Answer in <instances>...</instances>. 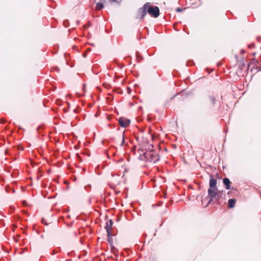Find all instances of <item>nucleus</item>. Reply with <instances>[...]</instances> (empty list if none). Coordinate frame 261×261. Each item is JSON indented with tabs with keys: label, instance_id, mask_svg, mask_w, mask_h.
Here are the masks:
<instances>
[{
	"label": "nucleus",
	"instance_id": "obj_5",
	"mask_svg": "<svg viewBox=\"0 0 261 261\" xmlns=\"http://www.w3.org/2000/svg\"><path fill=\"white\" fill-rule=\"evenodd\" d=\"M130 120L124 117H120L118 119L119 124L122 127H126L130 124Z\"/></svg>",
	"mask_w": 261,
	"mask_h": 261
},
{
	"label": "nucleus",
	"instance_id": "obj_1",
	"mask_svg": "<svg viewBox=\"0 0 261 261\" xmlns=\"http://www.w3.org/2000/svg\"><path fill=\"white\" fill-rule=\"evenodd\" d=\"M143 157L145 159L146 162L155 163L160 160V156L158 151L154 149H150L146 151L144 153Z\"/></svg>",
	"mask_w": 261,
	"mask_h": 261
},
{
	"label": "nucleus",
	"instance_id": "obj_13",
	"mask_svg": "<svg viewBox=\"0 0 261 261\" xmlns=\"http://www.w3.org/2000/svg\"><path fill=\"white\" fill-rule=\"evenodd\" d=\"M124 143H125V139H124V135H122V141H121V146H123Z\"/></svg>",
	"mask_w": 261,
	"mask_h": 261
},
{
	"label": "nucleus",
	"instance_id": "obj_2",
	"mask_svg": "<svg viewBox=\"0 0 261 261\" xmlns=\"http://www.w3.org/2000/svg\"><path fill=\"white\" fill-rule=\"evenodd\" d=\"M216 190H214V189L209 188L208 189V195L204 200H202V201H208V203H211L214 198L218 200L219 199V196L216 191Z\"/></svg>",
	"mask_w": 261,
	"mask_h": 261
},
{
	"label": "nucleus",
	"instance_id": "obj_16",
	"mask_svg": "<svg viewBox=\"0 0 261 261\" xmlns=\"http://www.w3.org/2000/svg\"><path fill=\"white\" fill-rule=\"evenodd\" d=\"M253 46H254V44H253V43L251 44H250V45H248V47H249V48H252V47H253Z\"/></svg>",
	"mask_w": 261,
	"mask_h": 261
},
{
	"label": "nucleus",
	"instance_id": "obj_6",
	"mask_svg": "<svg viewBox=\"0 0 261 261\" xmlns=\"http://www.w3.org/2000/svg\"><path fill=\"white\" fill-rule=\"evenodd\" d=\"M113 224V222L112 220L109 219V220L107 221L106 226L105 227V228L107 231V234H108V236L109 238H110V236L112 235V234L111 232V229H112Z\"/></svg>",
	"mask_w": 261,
	"mask_h": 261
},
{
	"label": "nucleus",
	"instance_id": "obj_11",
	"mask_svg": "<svg viewBox=\"0 0 261 261\" xmlns=\"http://www.w3.org/2000/svg\"><path fill=\"white\" fill-rule=\"evenodd\" d=\"M210 99L212 102V103L213 104H214L215 103V101H216V98H215L214 96H210Z\"/></svg>",
	"mask_w": 261,
	"mask_h": 261
},
{
	"label": "nucleus",
	"instance_id": "obj_14",
	"mask_svg": "<svg viewBox=\"0 0 261 261\" xmlns=\"http://www.w3.org/2000/svg\"><path fill=\"white\" fill-rule=\"evenodd\" d=\"M101 2H115V0H99Z\"/></svg>",
	"mask_w": 261,
	"mask_h": 261
},
{
	"label": "nucleus",
	"instance_id": "obj_3",
	"mask_svg": "<svg viewBox=\"0 0 261 261\" xmlns=\"http://www.w3.org/2000/svg\"><path fill=\"white\" fill-rule=\"evenodd\" d=\"M148 13L152 16L156 18L159 16L160 10L157 6H150L148 5L147 7Z\"/></svg>",
	"mask_w": 261,
	"mask_h": 261
},
{
	"label": "nucleus",
	"instance_id": "obj_8",
	"mask_svg": "<svg viewBox=\"0 0 261 261\" xmlns=\"http://www.w3.org/2000/svg\"><path fill=\"white\" fill-rule=\"evenodd\" d=\"M223 183L225 186V188L227 190H229L230 189V180L228 178H224L223 179Z\"/></svg>",
	"mask_w": 261,
	"mask_h": 261
},
{
	"label": "nucleus",
	"instance_id": "obj_15",
	"mask_svg": "<svg viewBox=\"0 0 261 261\" xmlns=\"http://www.w3.org/2000/svg\"><path fill=\"white\" fill-rule=\"evenodd\" d=\"M176 11L178 12H182L183 10L180 8H177Z\"/></svg>",
	"mask_w": 261,
	"mask_h": 261
},
{
	"label": "nucleus",
	"instance_id": "obj_17",
	"mask_svg": "<svg viewBox=\"0 0 261 261\" xmlns=\"http://www.w3.org/2000/svg\"><path fill=\"white\" fill-rule=\"evenodd\" d=\"M241 53H242V54H243V53H244V50H241Z\"/></svg>",
	"mask_w": 261,
	"mask_h": 261
},
{
	"label": "nucleus",
	"instance_id": "obj_4",
	"mask_svg": "<svg viewBox=\"0 0 261 261\" xmlns=\"http://www.w3.org/2000/svg\"><path fill=\"white\" fill-rule=\"evenodd\" d=\"M148 6V3H146L144 6L140 8L138 11V17L141 19H143L145 16L148 13L147 7Z\"/></svg>",
	"mask_w": 261,
	"mask_h": 261
},
{
	"label": "nucleus",
	"instance_id": "obj_7",
	"mask_svg": "<svg viewBox=\"0 0 261 261\" xmlns=\"http://www.w3.org/2000/svg\"><path fill=\"white\" fill-rule=\"evenodd\" d=\"M210 188L214 189V190H218L217 188V179L214 178L212 176H211L210 179Z\"/></svg>",
	"mask_w": 261,
	"mask_h": 261
},
{
	"label": "nucleus",
	"instance_id": "obj_12",
	"mask_svg": "<svg viewBox=\"0 0 261 261\" xmlns=\"http://www.w3.org/2000/svg\"><path fill=\"white\" fill-rule=\"evenodd\" d=\"M42 223L45 225H48L49 223H47L45 218H42L41 220Z\"/></svg>",
	"mask_w": 261,
	"mask_h": 261
},
{
	"label": "nucleus",
	"instance_id": "obj_10",
	"mask_svg": "<svg viewBox=\"0 0 261 261\" xmlns=\"http://www.w3.org/2000/svg\"><path fill=\"white\" fill-rule=\"evenodd\" d=\"M105 2H97L96 4V10H101L102 9L104 8L103 3Z\"/></svg>",
	"mask_w": 261,
	"mask_h": 261
},
{
	"label": "nucleus",
	"instance_id": "obj_9",
	"mask_svg": "<svg viewBox=\"0 0 261 261\" xmlns=\"http://www.w3.org/2000/svg\"><path fill=\"white\" fill-rule=\"evenodd\" d=\"M236 200L234 198L229 199L228 201V207L233 208L234 206Z\"/></svg>",
	"mask_w": 261,
	"mask_h": 261
}]
</instances>
